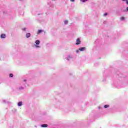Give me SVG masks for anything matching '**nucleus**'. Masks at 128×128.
Listing matches in <instances>:
<instances>
[{
  "mask_svg": "<svg viewBox=\"0 0 128 128\" xmlns=\"http://www.w3.org/2000/svg\"><path fill=\"white\" fill-rule=\"evenodd\" d=\"M76 44L78 46V44H80V40L79 38H77L76 40Z\"/></svg>",
  "mask_w": 128,
  "mask_h": 128,
  "instance_id": "nucleus-1",
  "label": "nucleus"
},
{
  "mask_svg": "<svg viewBox=\"0 0 128 128\" xmlns=\"http://www.w3.org/2000/svg\"><path fill=\"white\" fill-rule=\"evenodd\" d=\"M78 50H80V52H84V50H86V48H79Z\"/></svg>",
  "mask_w": 128,
  "mask_h": 128,
  "instance_id": "nucleus-2",
  "label": "nucleus"
},
{
  "mask_svg": "<svg viewBox=\"0 0 128 128\" xmlns=\"http://www.w3.org/2000/svg\"><path fill=\"white\" fill-rule=\"evenodd\" d=\"M0 38H6V35L5 34H2L1 36H0Z\"/></svg>",
  "mask_w": 128,
  "mask_h": 128,
  "instance_id": "nucleus-3",
  "label": "nucleus"
},
{
  "mask_svg": "<svg viewBox=\"0 0 128 128\" xmlns=\"http://www.w3.org/2000/svg\"><path fill=\"white\" fill-rule=\"evenodd\" d=\"M22 102H18V106H22Z\"/></svg>",
  "mask_w": 128,
  "mask_h": 128,
  "instance_id": "nucleus-4",
  "label": "nucleus"
},
{
  "mask_svg": "<svg viewBox=\"0 0 128 128\" xmlns=\"http://www.w3.org/2000/svg\"><path fill=\"white\" fill-rule=\"evenodd\" d=\"M42 128H48V124H44L42 125Z\"/></svg>",
  "mask_w": 128,
  "mask_h": 128,
  "instance_id": "nucleus-5",
  "label": "nucleus"
},
{
  "mask_svg": "<svg viewBox=\"0 0 128 128\" xmlns=\"http://www.w3.org/2000/svg\"><path fill=\"white\" fill-rule=\"evenodd\" d=\"M26 37L27 38H30V33L26 34Z\"/></svg>",
  "mask_w": 128,
  "mask_h": 128,
  "instance_id": "nucleus-6",
  "label": "nucleus"
},
{
  "mask_svg": "<svg viewBox=\"0 0 128 128\" xmlns=\"http://www.w3.org/2000/svg\"><path fill=\"white\" fill-rule=\"evenodd\" d=\"M40 40H36V42H35V44H40Z\"/></svg>",
  "mask_w": 128,
  "mask_h": 128,
  "instance_id": "nucleus-7",
  "label": "nucleus"
},
{
  "mask_svg": "<svg viewBox=\"0 0 128 128\" xmlns=\"http://www.w3.org/2000/svg\"><path fill=\"white\" fill-rule=\"evenodd\" d=\"M110 106V105H105L104 106V108H108Z\"/></svg>",
  "mask_w": 128,
  "mask_h": 128,
  "instance_id": "nucleus-8",
  "label": "nucleus"
},
{
  "mask_svg": "<svg viewBox=\"0 0 128 128\" xmlns=\"http://www.w3.org/2000/svg\"><path fill=\"white\" fill-rule=\"evenodd\" d=\"M10 78H14V74H10Z\"/></svg>",
  "mask_w": 128,
  "mask_h": 128,
  "instance_id": "nucleus-9",
  "label": "nucleus"
},
{
  "mask_svg": "<svg viewBox=\"0 0 128 128\" xmlns=\"http://www.w3.org/2000/svg\"><path fill=\"white\" fill-rule=\"evenodd\" d=\"M124 20V17L122 16V17L120 18V20Z\"/></svg>",
  "mask_w": 128,
  "mask_h": 128,
  "instance_id": "nucleus-10",
  "label": "nucleus"
},
{
  "mask_svg": "<svg viewBox=\"0 0 128 128\" xmlns=\"http://www.w3.org/2000/svg\"><path fill=\"white\" fill-rule=\"evenodd\" d=\"M82 2H88V0H80Z\"/></svg>",
  "mask_w": 128,
  "mask_h": 128,
  "instance_id": "nucleus-11",
  "label": "nucleus"
},
{
  "mask_svg": "<svg viewBox=\"0 0 128 128\" xmlns=\"http://www.w3.org/2000/svg\"><path fill=\"white\" fill-rule=\"evenodd\" d=\"M68 20H65V21L64 22V23L65 24H68Z\"/></svg>",
  "mask_w": 128,
  "mask_h": 128,
  "instance_id": "nucleus-12",
  "label": "nucleus"
},
{
  "mask_svg": "<svg viewBox=\"0 0 128 128\" xmlns=\"http://www.w3.org/2000/svg\"><path fill=\"white\" fill-rule=\"evenodd\" d=\"M42 32V30H38V34H40V32Z\"/></svg>",
  "mask_w": 128,
  "mask_h": 128,
  "instance_id": "nucleus-13",
  "label": "nucleus"
},
{
  "mask_svg": "<svg viewBox=\"0 0 128 128\" xmlns=\"http://www.w3.org/2000/svg\"><path fill=\"white\" fill-rule=\"evenodd\" d=\"M104 16H108V14L105 13V14H104Z\"/></svg>",
  "mask_w": 128,
  "mask_h": 128,
  "instance_id": "nucleus-14",
  "label": "nucleus"
},
{
  "mask_svg": "<svg viewBox=\"0 0 128 128\" xmlns=\"http://www.w3.org/2000/svg\"><path fill=\"white\" fill-rule=\"evenodd\" d=\"M126 4H128V0L126 1Z\"/></svg>",
  "mask_w": 128,
  "mask_h": 128,
  "instance_id": "nucleus-15",
  "label": "nucleus"
},
{
  "mask_svg": "<svg viewBox=\"0 0 128 128\" xmlns=\"http://www.w3.org/2000/svg\"><path fill=\"white\" fill-rule=\"evenodd\" d=\"M76 52H78V50H76Z\"/></svg>",
  "mask_w": 128,
  "mask_h": 128,
  "instance_id": "nucleus-16",
  "label": "nucleus"
},
{
  "mask_svg": "<svg viewBox=\"0 0 128 128\" xmlns=\"http://www.w3.org/2000/svg\"><path fill=\"white\" fill-rule=\"evenodd\" d=\"M70 2H74V0H70Z\"/></svg>",
  "mask_w": 128,
  "mask_h": 128,
  "instance_id": "nucleus-17",
  "label": "nucleus"
},
{
  "mask_svg": "<svg viewBox=\"0 0 128 128\" xmlns=\"http://www.w3.org/2000/svg\"><path fill=\"white\" fill-rule=\"evenodd\" d=\"M126 10L128 12V7L126 8Z\"/></svg>",
  "mask_w": 128,
  "mask_h": 128,
  "instance_id": "nucleus-18",
  "label": "nucleus"
},
{
  "mask_svg": "<svg viewBox=\"0 0 128 128\" xmlns=\"http://www.w3.org/2000/svg\"><path fill=\"white\" fill-rule=\"evenodd\" d=\"M23 30L26 31V28H24L23 29Z\"/></svg>",
  "mask_w": 128,
  "mask_h": 128,
  "instance_id": "nucleus-19",
  "label": "nucleus"
},
{
  "mask_svg": "<svg viewBox=\"0 0 128 128\" xmlns=\"http://www.w3.org/2000/svg\"><path fill=\"white\" fill-rule=\"evenodd\" d=\"M36 48H40V46H36Z\"/></svg>",
  "mask_w": 128,
  "mask_h": 128,
  "instance_id": "nucleus-20",
  "label": "nucleus"
},
{
  "mask_svg": "<svg viewBox=\"0 0 128 128\" xmlns=\"http://www.w3.org/2000/svg\"><path fill=\"white\" fill-rule=\"evenodd\" d=\"M123 2L124 1V0H122Z\"/></svg>",
  "mask_w": 128,
  "mask_h": 128,
  "instance_id": "nucleus-21",
  "label": "nucleus"
},
{
  "mask_svg": "<svg viewBox=\"0 0 128 128\" xmlns=\"http://www.w3.org/2000/svg\"><path fill=\"white\" fill-rule=\"evenodd\" d=\"M24 82H26V80H24Z\"/></svg>",
  "mask_w": 128,
  "mask_h": 128,
  "instance_id": "nucleus-22",
  "label": "nucleus"
}]
</instances>
